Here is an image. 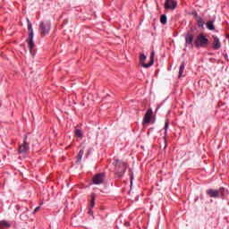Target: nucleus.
<instances>
[{"label": "nucleus", "instance_id": "obj_1", "mask_svg": "<svg viewBox=\"0 0 229 229\" xmlns=\"http://www.w3.org/2000/svg\"><path fill=\"white\" fill-rule=\"evenodd\" d=\"M113 165H114L115 176H117V178H123V176H124V173H126V170L128 169V163L115 159Z\"/></svg>", "mask_w": 229, "mask_h": 229}, {"label": "nucleus", "instance_id": "obj_2", "mask_svg": "<svg viewBox=\"0 0 229 229\" xmlns=\"http://www.w3.org/2000/svg\"><path fill=\"white\" fill-rule=\"evenodd\" d=\"M27 26L29 31V37L27 38V44L29 46V49L30 55H33V49L35 48V41H33V25L29 18H27Z\"/></svg>", "mask_w": 229, "mask_h": 229}, {"label": "nucleus", "instance_id": "obj_3", "mask_svg": "<svg viewBox=\"0 0 229 229\" xmlns=\"http://www.w3.org/2000/svg\"><path fill=\"white\" fill-rule=\"evenodd\" d=\"M208 44H210V42L203 33L199 34L196 40H194V47H197V49L199 47H207Z\"/></svg>", "mask_w": 229, "mask_h": 229}, {"label": "nucleus", "instance_id": "obj_4", "mask_svg": "<svg viewBox=\"0 0 229 229\" xmlns=\"http://www.w3.org/2000/svg\"><path fill=\"white\" fill-rule=\"evenodd\" d=\"M147 58L148 57L146 56V55L144 54L140 55V64L141 67H144V69H149V67H151V65L155 64V52H152L150 54V61L148 64L145 63Z\"/></svg>", "mask_w": 229, "mask_h": 229}, {"label": "nucleus", "instance_id": "obj_5", "mask_svg": "<svg viewBox=\"0 0 229 229\" xmlns=\"http://www.w3.org/2000/svg\"><path fill=\"white\" fill-rule=\"evenodd\" d=\"M226 192V190L223 187L219 188L218 190L214 189H208L206 191V194L209 196V198H225V193Z\"/></svg>", "mask_w": 229, "mask_h": 229}, {"label": "nucleus", "instance_id": "obj_6", "mask_svg": "<svg viewBox=\"0 0 229 229\" xmlns=\"http://www.w3.org/2000/svg\"><path fill=\"white\" fill-rule=\"evenodd\" d=\"M38 30L41 37H46V35H49V31H51V21H41Z\"/></svg>", "mask_w": 229, "mask_h": 229}, {"label": "nucleus", "instance_id": "obj_7", "mask_svg": "<svg viewBox=\"0 0 229 229\" xmlns=\"http://www.w3.org/2000/svg\"><path fill=\"white\" fill-rule=\"evenodd\" d=\"M30 151V143H28V135H25L23 138L22 145L19 146L18 153L20 155H24Z\"/></svg>", "mask_w": 229, "mask_h": 229}, {"label": "nucleus", "instance_id": "obj_8", "mask_svg": "<svg viewBox=\"0 0 229 229\" xmlns=\"http://www.w3.org/2000/svg\"><path fill=\"white\" fill-rule=\"evenodd\" d=\"M185 38V47L192 49L194 47V34L192 32H187L184 36Z\"/></svg>", "mask_w": 229, "mask_h": 229}, {"label": "nucleus", "instance_id": "obj_9", "mask_svg": "<svg viewBox=\"0 0 229 229\" xmlns=\"http://www.w3.org/2000/svg\"><path fill=\"white\" fill-rule=\"evenodd\" d=\"M94 185H101L105 182V173H98L92 178Z\"/></svg>", "mask_w": 229, "mask_h": 229}, {"label": "nucleus", "instance_id": "obj_10", "mask_svg": "<svg viewBox=\"0 0 229 229\" xmlns=\"http://www.w3.org/2000/svg\"><path fill=\"white\" fill-rule=\"evenodd\" d=\"M191 15H193V17L197 22V26L203 30V28L205 26V21H203V18H201V16H199V14H198V12H196V11H192Z\"/></svg>", "mask_w": 229, "mask_h": 229}, {"label": "nucleus", "instance_id": "obj_11", "mask_svg": "<svg viewBox=\"0 0 229 229\" xmlns=\"http://www.w3.org/2000/svg\"><path fill=\"white\" fill-rule=\"evenodd\" d=\"M178 6L176 0H165V10H175Z\"/></svg>", "mask_w": 229, "mask_h": 229}, {"label": "nucleus", "instance_id": "obj_12", "mask_svg": "<svg viewBox=\"0 0 229 229\" xmlns=\"http://www.w3.org/2000/svg\"><path fill=\"white\" fill-rule=\"evenodd\" d=\"M151 115H153V109H148L143 117L144 124H149L151 123Z\"/></svg>", "mask_w": 229, "mask_h": 229}, {"label": "nucleus", "instance_id": "obj_13", "mask_svg": "<svg viewBox=\"0 0 229 229\" xmlns=\"http://www.w3.org/2000/svg\"><path fill=\"white\" fill-rule=\"evenodd\" d=\"M213 38V49L215 51H217L219 49H221V41L219 40V38H217V36H212Z\"/></svg>", "mask_w": 229, "mask_h": 229}, {"label": "nucleus", "instance_id": "obj_14", "mask_svg": "<svg viewBox=\"0 0 229 229\" xmlns=\"http://www.w3.org/2000/svg\"><path fill=\"white\" fill-rule=\"evenodd\" d=\"M206 26L208 28V30H209L210 31H214V30H216V26L214 25V21H209L206 23Z\"/></svg>", "mask_w": 229, "mask_h": 229}, {"label": "nucleus", "instance_id": "obj_15", "mask_svg": "<svg viewBox=\"0 0 229 229\" xmlns=\"http://www.w3.org/2000/svg\"><path fill=\"white\" fill-rule=\"evenodd\" d=\"M11 225L6 220L0 221V228H10Z\"/></svg>", "mask_w": 229, "mask_h": 229}, {"label": "nucleus", "instance_id": "obj_16", "mask_svg": "<svg viewBox=\"0 0 229 229\" xmlns=\"http://www.w3.org/2000/svg\"><path fill=\"white\" fill-rule=\"evenodd\" d=\"M183 71H185V62H182L179 68V78H182V74H183Z\"/></svg>", "mask_w": 229, "mask_h": 229}, {"label": "nucleus", "instance_id": "obj_17", "mask_svg": "<svg viewBox=\"0 0 229 229\" xmlns=\"http://www.w3.org/2000/svg\"><path fill=\"white\" fill-rule=\"evenodd\" d=\"M95 205H96V195L93 193L91 195V201H90L89 208H94Z\"/></svg>", "mask_w": 229, "mask_h": 229}, {"label": "nucleus", "instance_id": "obj_18", "mask_svg": "<svg viewBox=\"0 0 229 229\" xmlns=\"http://www.w3.org/2000/svg\"><path fill=\"white\" fill-rule=\"evenodd\" d=\"M85 153V150L81 149L77 156V162H81V158H83V154Z\"/></svg>", "mask_w": 229, "mask_h": 229}, {"label": "nucleus", "instance_id": "obj_19", "mask_svg": "<svg viewBox=\"0 0 229 229\" xmlns=\"http://www.w3.org/2000/svg\"><path fill=\"white\" fill-rule=\"evenodd\" d=\"M161 24H167V16L165 14H162L160 17Z\"/></svg>", "mask_w": 229, "mask_h": 229}, {"label": "nucleus", "instance_id": "obj_20", "mask_svg": "<svg viewBox=\"0 0 229 229\" xmlns=\"http://www.w3.org/2000/svg\"><path fill=\"white\" fill-rule=\"evenodd\" d=\"M167 130H169V120L165 122V139L167 137Z\"/></svg>", "mask_w": 229, "mask_h": 229}, {"label": "nucleus", "instance_id": "obj_21", "mask_svg": "<svg viewBox=\"0 0 229 229\" xmlns=\"http://www.w3.org/2000/svg\"><path fill=\"white\" fill-rule=\"evenodd\" d=\"M74 133H75V135H76L77 137H83V133L81 132V130H80V129H76V130L74 131Z\"/></svg>", "mask_w": 229, "mask_h": 229}, {"label": "nucleus", "instance_id": "obj_22", "mask_svg": "<svg viewBox=\"0 0 229 229\" xmlns=\"http://www.w3.org/2000/svg\"><path fill=\"white\" fill-rule=\"evenodd\" d=\"M40 210V206L37 207L34 211H33V214L38 212Z\"/></svg>", "mask_w": 229, "mask_h": 229}, {"label": "nucleus", "instance_id": "obj_23", "mask_svg": "<svg viewBox=\"0 0 229 229\" xmlns=\"http://www.w3.org/2000/svg\"><path fill=\"white\" fill-rule=\"evenodd\" d=\"M89 214L90 216H92V214H93V212H92V208H89Z\"/></svg>", "mask_w": 229, "mask_h": 229}, {"label": "nucleus", "instance_id": "obj_24", "mask_svg": "<svg viewBox=\"0 0 229 229\" xmlns=\"http://www.w3.org/2000/svg\"><path fill=\"white\" fill-rule=\"evenodd\" d=\"M68 23H69V20L68 19L64 20V24H68Z\"/></svg>", "mask_w": 229, "mask_h": 229}, {"label": "nucleus", "instance_id": "obj_25", "mask_svg": "<svg viewBox=\"0 0 229 229\" xmlns=\"http://www.w3.org/2000/svg\"><path fill=\"white\" fill-rule=\"evenodd\" d=\"M132 180H133V174H131V183H132Z\"/></svg>", "mask_w": 229, "mask_h": 229}, {"label": "nucleus", "instance_id": "obj_26", "mask_svg": "<svg viewBox=\"0 0 229 229\" xmlns=\"http://www.w3.org/2000/svg\"><path fill=\"white\" fill-rule=\"evenodd\" d=\"M226 38H229V34L226 35Z\"/></svg>", "mask_w": 229, "mask_h": 229}]
</instances>
